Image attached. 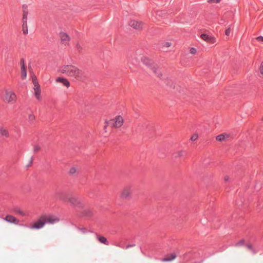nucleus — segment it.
Segmentation results:
<instances>
[{
  "label": "nucleus",
  "instance_id": "nucleus-40",
  "mask_svg": "<svg viewBox=\"0 0 263 263\" xmlns=\"http://www.w3.org/2000/svg\"><path fill=\"white\" fill-rule=\"evenodd\" d=\"M230 32H231L230 29V28H228V29H226V34L227 36H229V35H230Z\"/></svg>",
  "mask_w": 263,
  "mask_h": 263
},
{
  "label": "nucleus",
  "instance_id": "nucleus-47",
  "mask_svg": "<svg viewBox=\"0 0 263 263\" xmlns=\"http://www.w3.org/2000/svg\"><path fill=\"white\" fill-rule=\"evenodd\" d=\"M227 247H223L221 249V251H224L226 250V249L227 248Z\"/></svg>",
  "mask_w": 263,
  "mask_h": 263
},
{
  "label": "nucleus",
  "instance_id": "nucleus-32",
  "mask_svg": "<svg viewBox=\"0 0 263 263\" xmlns=\"http://www.w3.org/2000/svg\"><path fill=\"white\" fill-rule=\"evenodd\" d=\"M76 172V168L74 167H71L69 170V173L71 175L74 174Z\"/></svg>",
  "mask_w": 263,
  "mask_h": 263
},
{
  "label": "nucleus",
  "instance_id": "nucleus-41",
  "mask_svg": "<svg viewBox=\"0 0 263 263\" xmlns=\"http://www.w3.org/2000/svg\"><path fill=\"white\" fill-rule=\"evenodd\" d=\"M171 45V43L170 42H165L164 44V46L166 47H170Z\"/></svg>",
  "mask_w": 263,
  "mask_h": 263
},
{
  "label": "nucleus",
  "instance_id": "nucleus-39",
  "mask_svg": "<svg viewBox=\"0 0 263 263\" xmlns=\"http://www.w3.org/2000/svg\"><path fill=\"white\" fill-rule=\"evenodd\" d=\"M20 64H21V66H22L23 65L24 66H25V60L24 59H22L21 60V61H20Z\"/></svg>",
  "mask_w": 263,
  "mask_h": 263
},
{
  "label": "nucleus",
  "instance_id": "nucleus-13",
  "mask_svg": "<svg viewBox=\"0 0 263 263\" xmlns=\"http://www.w3.org/2000/svg\"><path fill=\"white\" fill-rule=\"evenodd\" d=\"M56 81L57 82L62 83L64 86H66L67 87H68L70 86V83L69 82V81L66 79H65L64 78L58 77Z\"/></svg>",
  "mask_w": 263,
  "mask_h": 263
},
{
  "label": "nucleus",
  "instance_id": "nucleus-14",
  "mask_svg": "<svg viewBox=\"0 0 263 263\" xmlns=\"http://www.w3.org/2000/svg\"><path fill=\"white\" fill-rule=\"evenodd\" d=\"M151 69L158 77L161 78L162 76V74L161 73V71H160V69L156 65L155 66H153Z\"/></svg>",
  "mask_w": 263,
  "mask_h": 263
},
{
  "label": "nucleus",
  "instance_id": "nucleus-1",
  "mask_svg": "<svg viewBox=\"0 0 263 263\" xmlns=\"http://www.w3.org/2000/svg\"><path fill=\"white\" fill-rule=\"evenodd\" d=\"M55 197L64 202L68 201L73 206L80 208L83 207V204L78 198L74 197H69L67 193L62 189H59L56 191Z\"/></svg>",
  "mask_w": 263,
  "mask_h": 263
},
{
  "label": "nucleus",
  "instance_id": "nucleus-16",
  "mask_svg": "<svg viewBox=\"0 0 263 263\" xmlns=\"http://www.w3.org/2000/svg\"><path fill=\"white\" fill-rule=\"evenodd\" d=\"M97 238L99 241L100 242L103 243L105 245H109V243L108 241H107V239L103 236L97 235Z\"/></svg>",
  "mask_w": 263,
  "mask_h": 263
},
{
  "label": "nucleus",
  "instance_id": "nucleus-30",
  "mask_svg": "<svg viewBox=\"0 0 263 263\" xmlns=\"http://www.w3.org/2000/svg\"><path fill=\"white\" fill-rule=\"evenodd\" d=\"M32 82L34 84V87L35 88V85H37L39 84L37 80V78L35 76H34L33 78H32Z\"/></svg>",
  "mask_w": 263,
  "mask_h": 263
},
{
  "label": "nucleus",
  "instance_id": "nucleus-18",
  "mask_svg": "<svg viewBox=\"0 0 263 263\" xmlns=\"http://www.w3.org/2000/svg\"><path fill=\"white\" fill-rule=\"evenodd\" d=\"M21 78L22 79L24 80L27 77V69L26 66H24L23 65L21 66Z\"/></svg>",
  "mask_w": 263,
  "mask_h": 263
},
{
  "label": "nucleus",
  "instance_id": "nucleus-15",
  "mask_svg": "<svg viewBox=\"0 0 263 263\" xmlns=\"http://www.w3.org/2000/svg\"><path fill=\"white\" fill-rule=\"evenodd\" d=\"M34 95L35 97L37 100H40V94H41V89H40V86L39 84H37V85H35V88H34Z\"/></svg>",
  "mask_w": 263,
  "mask_h": 263
},
{
  "label": "nucleus",
  "instance_id": "nucleus-6",
  "mask_svg": "<svg viewBox=\"0 0 263 263\" xmlns=\"http://www.w3.org/2000/svg\"><path fill=\"white\" fill-rule=\"evenodd\" d=\"M200 36L202 40L208 43H214L215 42L216 39L213 36L210 35L205 33H202L201 34Z\"/></svg>",
  "mask_w": 263,
  "mask_h": 263
},
{
  "label": "nucleus",
  "instance_id": "nucleus-11",
  "mask_svg": "<svg viewBox=\"0 0 263 263\" xmlns=\"http://www.w3.org/2000/svg\"><path fill=\"white\" fill-rule=\"evenodd\" d=\"M229 137V135L227 133L220 134L216 137V139L218 141H223Z\"/></svg>",
  "mask_w": 263,
  "mask_h": 263
},
{
  "label": "nucleus",
  "instance_id": "nucleus-26",
  "mask_svg": "<svg viewBox=\"0 0 263 263\" xmlns=\"http://www.w3.org/2000/svg\"><path fill=\"white\" fill-rule=\"evenodd\" d=\"M22 27H23V31L24 34H26L28 33L27 24L26 23V25H25V24H24V23H23Z\"/></svg>",
  "mask_w": 263,
  "mask_h": 263
},
{
  "label": "nucleus",
  "instance_id": "nucleus-9",
  "mask_svg": "<svg viewBox=\"0 0 263 263\" xmlns=\"http://www.w3.org/2000/svg\"><path fill=\"white\" fill-rule=\"evenodd\" d=\"M141 60L143 63L151 69H152L153 66H155L153 64L152 61L147 58L143 57Z\"/></svg>",
  "mask_w": 263,
  "mask_h": 263
},
{
  "label": "nucleus",
  "instance_id": "nucleus-2",
  "mask_svg": "<svg viewBox=\"0 0 263 263\" xmlns=\"http://www.w3.org/2000/svg\"><path fill=\"white\" fill-rule=\"evenodd\" d=\"M59 71L70 77H77L80 74V70L71 65H66L59 68Z\"/></svg>",
  "mask_w": 263,
  "mask_h": 263
},
{
  "label": "nucleus",
  "instance_id": "nucleus-10",
  "mask_svg": "<svg viewBox=\"0 0 263 263\" xmlns=\"http://www.w3.org/2000/svg\"><path fill=\"white\" fill-rule=\"evenodd\" d=\"M123 118L119 116L115 120L114 123H115V127H120L123 125Z\"/></svg>",
  "mask_w": 263,
  "mask_h": 263
},
{
  "label": "nucleus",
  "instance_id": "nucleus-45",
  "mask_svg": "<svg viewBox=\"0 0 263 263\" xmlns=\"http://www.w3.org/2000/svg\"><path fill=\"white\" fill-rule=\"evenodd\" d=\"M77 48L79 51H80V50L82 49L81 45L79 44L77 45Z\"/></svg>",
  "mask_w": 263,
  "mask_h": 263
},
{
  "label": "nucleus",
  "instance_id": "nucleus-5",
  "mask_svg": "<svg viewBox=\"0 0 263 263\" xmlns=\"http://www.w3.org/2000/svg\"><path fill=\"white\" fill-rule=\"evenodd\" d=\"M129 25L136 30H141L143 28V23L136 20H132L129 23Z\"/></svg>",
  "mask_w": 263,
  "mask_h": 263
},
{
  "label": "nucleus",
  "instance_id": "nucleus-3",
  "mask_svg": "<svg viewBox=\"0 0 263 263\" xmlns=\"http://www.w3.org/2000/svg\"><path fill=\"white\" fill-rule=\"evenodd\" d=\"M45 215L42 216L36 221L34 222L32 225L28 226V228L31 229L39 230L45 226L46 221L44 220Z\"/></svg>",
  "mask_w": 263,
  "mask_h": 263
},
{
  "label": "nucleus",
  "instance_id": "nucleus-20",
  "mask_svg": "<svg viewBox=\"0 0 263 263\" xmlns=\"http://www.w3.org/2000/svg\"><path fill=\"white\" fill-rule=\"evenodd\" d=\"M129 191L128 189H125L124 190L123 192L122 193L121 197L124 198H127L128 197L129 195Z\"/></svg>",
  "mask_w": 263,
  "mask_h": 263
},
{
  "label": "nucleus",
  "instance_id": "nucleus-36",
  "mask_svg": "<svg viewBox=\"0 0 263 263\" xmlns=\"http://www.w3.org/2000/svg\"><path fill=\"white\" fill-rule=\"evenodd\" d=\"M259 70H260V73L262 75H263V62H262V63L260 64V66L259 67Z\"/></svg>",
  "mask_w": 263,
  "mask_h": 263
},
{
  "label": "nucleus",
  "instance_id": "nucleus-19",
  "mask_svg": "<svg viewBox=\"0 0 263 263\" xmlns=\"http://www.w3.org/2000/svg\"><path fill=\"white\" fill-rule=\"evenodd\" d=\"M82 215L86 217H90L92 216V212L89 210H85L82 213Z\"/></svg>",
  "mask_w": 263,
  "mask_h": 263
},
{
  "label": "nucleus",
  "instance_id": "nucleus-42",
  "mask_svg": "<svg viewBox=\"0 0 263 263\" xmlns=\"http://www.w3.org/2000/svg\"><path fill=\"white\" fill-rule=\"evenodd\" d=\"M134 246H135V244L128 245L126 246V249H128L129 248H131V247H134Z\"/></svg>",
  "mask_w": 263,
  "mask_h": 263
},
{
  "label": "nucleus",
  "instance_id": "nucleus-50",
  "mask_svg": "<svg viewBox=\"0 0 263 263\" xmlns=\"http://www.w3.org/2000/svg\"><path fill=\"white\" fill-rule=\"evenodd\" d=\"M31 165H30L29 164H28L27 166H26V167L27 168H28Z\"/></svg>",
  "mask_w": 263,
  "mask_h": 263
},
{
  "label": "nucleus",
  "instance_id": "nucleus-46",
  "mask_svg": "<svg viewBox=\"0 0 263 263\" xmlns=\"http://www.w3.org/2000/svg\"><path fill=\"white\" fill-rule=\"evenodd\" d=\"M32 161H33V159H32V157H31L30 160V162H29V164L30 165H31L32 163Z\"/></svg>",
  "mask_w": 263,
  "mask_h": 263
},
{
  "label": "nucleus",
  "instance_id": "nucleus-23",
  "mask_svg": "<svg viewBox=\"0 0 263 263\" xmlns=\"http://www.w3.org/2000/svg\"><path fill=\"white\" fill-rule=\"evenodd\" d=\"M0 134L2 136H5L6 137H8L9 136L8 132L3 127L0 128Z\"/></svg>",
  "mask_w": 263,
  "mask_h": 263
},
{
  "label": "nucleus",
  "instance_id": "nucleus-38",
  "mask_svg": "<svg viewBox=\"0 0 263 263\" xmlns=\"http://www.w3.org/2000/svg\"><path fill=\"white\" fill-rule=\"evenodd\" d=\"M256 40L259 42H263V36H258L257 38H256Z\"/></svg>",
  "mask_w": 263,
  "mask_h": 263
},
{
  "label": "nucleus",
  "instance_id": "nucleus-8",
  "mask_svg": "<svg viewBox=\"0 0 263 263\" xmlns=\"http://www.w3.org/2000/svg\"><path fill=\"white\" fill-rule=\"evenodd\" d=\"M44 220L46 221V223H50V224H54L59 221V219L57 217H53L52 216H50L49 217H46L45 216V218H44Z\"/></svg>",
  "mask_w": 263,
  "mask_h": 263
},
{
  "label": "nucleus",
  "instance_id": "nucleus-33",
  "mask_svg": "<svg viewBox=\"0 0 263 263\" xmlns=\"http://www.w3.org/2000/svg\"><path fill=\"white\" fill-rule=\"evenodd\" d=\"M28 118L31 122H33L35 120V116L33 115H29Z\"/></svg>",
  "mask_w": 263,
  "mask_h": 263
},
{
  "label": "nucleus",
  "instance_id": "nucleus-7",
  "mask_svg": "<svg viewBox=\"0 0 263 263\" xmlns=\"http://www.w3.org/2000/svg\"><path fill=\"white\" fill-rule=\"evenodd\" d=\"M3 219L9 223L14 224H17L19 221L15 217L11 215H7L3 218Z\"/></svg>",
  "mask_w": 263,
  "mask_h": 263
},
{
  "label": "nucleus",
  "instance_id": "nucleus-21",
  "mask_svg": "<svg viewBox=\"0 0 263 263\" xmlns=\"http://www.w3.org/2000/svg\"><path fill=\"white\" fill-rule=\"evenodd\" d=\"M28 14V10H24V13H23V18L22 21L24 24L26 25V23H27V15Z\"/></svg>",
  "mask_w": 263,
  "mask_h": 263
},
{
  "label": "nucleus",
  "instance_id": "nucleus-24",
  "mask_svg": "<svg viewBox=\"0 0 263 263\" xmlns=\"http://www.w3.org/2000/svg\"><path fill=\"white\" fill-rule=\"evenodd\" d=\"M14 212L21 215H24V212L21 211L18 207H14L13 209Z\"/></svg>",
  "mask_w": 263,
  "mask_h": 263
},
{
  "label": "nucleus",
  "instance_id": "nucleus-28",
  "mask_svg": "<svg viewBox=\"0 0 263 263\" xmlns=\"http://www.w3.org/2000/svg\"><path fill=\"white\" fill-rule=\"evenodd\" d=\"M244 243H245L244 239H241L239 242L236 243L235 244V246H236V247L244 245Z\"/></svg>",
  "mask_w": 263,
  "mask_h": 263
},
{
  "label": "nucleus",
  "instance_id": "nucleus-43",
  "mask_svg": "<svg viewBox=\"0 0 263 263\" xmlns=\"http://www.w3.org/2000/svg\"><path fill=\"white\" fill-rule=\"evenodd\" d=\"M27 6L26 5H23V13H24V10H27Z\"/></svg>",
  "mask_w": 263,
  "mask_h": 263
},
{
  "label": "nucleus",
  "instance_id": "nucleus-37",
  "mask_svg": "<svg viewBox=\"0 0 263 263\" xmlns=\"http://www.w3.org/2000/svg\"><path fill=\"white\" fill-rule=\"evenodd\" d=\"M40 149V147L38 145H34V152H37Z\"/></svg>",
  "mask_w": 263,
  "mask_h": 263
},
{
  "label": "nucleus",
  "instance_id": "nucleus-48",
  "mask_svg": "<svg viewBox=\"0 0 263 263\" xmlns=\"http://www.w3.org/2000/svg\"><path fill=\"white\" fill-rule=\"evenodd\" d=\"M140 250H141V251L142 253L144 255H145V254L143 252V251H142V250L141 248H140Z\"/></svg>",
  "mask_w": 263,
  "mask_h": 263
},
{
  "label": "nucleus",
  "instance_id": "nucleus-25",
  "mask_svg": "<svg viewBox=\"0 0 263 263\" xmlns=\"http://www.w3.org/2000/svg\"><path fill=\"white\" fill-rule=\"evenodd\" d=\"M185 152H183L182 151H179L177 153H176L175 154H174V156L176 158L177 157H180L184 155V154H185Z\"/></svg>",
  "mask_w": 263,
  "mask_h": 263
},
{
  "label": "nucleus",
  "instance_id": "nucleus-17",
  "mask_svg": "<svg viewBox=\"0 0 263 263\" xmlns=\"http://www.w3.org/2000/svg\"><path fill=\"white\" fill-rule=\"evenodd\" d=\"M60 35L61 39L62 41H63V42L69 41L70 39L69 36L66 33L61 32H60Z\"/></svg>",
  "mask_w": 263,
  "mask_h": 263
},
{
  "label": "nucleus",
  "instance_id": "nucleus-49",
  "mask_svg": "<svg viewBox=\"0 0 263 263\" xmlns=\"http://www.w3.org/2000/svg\"><path fill=\"white\" fill-rule=\"evenodd\" d=\"M203 262V260L200 261L195 262V263H202Z\"/></svg>",
  "mask_w": 263,
  "mask_h": 263
},
{
  "label": "nucleus",
  "instance_id": "nucleus-4",
  "mask_svg": "<svg viewBox=\"0 0 263 263\" xmlns=\"http://www.w3.org/2000/svg\"><path fill=\"white\" fill-rule=\"evenodd\" d=\"M16 99L15 94L12 91L6 92L5 100L8 103H13L15 102Z\"/></svg>",
  "mask_w": 263,
  "mask_h": 263
},
{
  "label": "nucleus",
  "instance_id": "nucleus-35",
  "mask_svg": "<svg viewBox=\"0 0 263 263\" xmlns=\"http://www.w3.org/2000/svg\"><path fill=\"white\" fill-rule=\"evenodd\" d=\"M221 0H208L209 3H218Z\"/></svg>",
  "mask_w": 263,
  "mask_h": 263
},
{
  "label": "nucleus",
  "instance_id": "nucleus-27",
  "mask_svg": "<svg viewBox=\"0 0 263 263\" xmlns=\"http://www.w3.org/2000/svg\"><path fill=\"white\" fill-rule=\"evenodd\" d=\"M78 230L79 231H80L81 232H82L83 234H85L86 233H87L88 232H90V233H92V231H87L85 228H78Z\"/></svg>",
  "mask_w": 263,
  "mask_h": 263
},
{
  "label": "nucleus",
  "instance_id": "nucleus-29",
  "mask_svg": "<svg viewBox=\"0 0 263 263\" xmlns=\"http://www.w3.org/2000/svg\"><path fill=\"white\" fill-rule=\"evenodd\" d=\"M246 247H247V248L248 249H249V250H250L252 251V252H253V254H255V253H256V252H255V250H254L253 249V247H252V245H251V244H248V245H246Z\"/></svg>",
  "mask_w": 263,
  "mask_h": 263
},
{
  "label": "nucleus",
  "instance_id": "nucleus-31",
  "mask_svg": "<svg viewBox=\"0 0 263 263\" xmlns=\"http://www.w3.org/2000/svg\"><path fill=\"white\" fill-rule=\"evenodd\" d=\"M198 137V134H194L191 138V140L192 141H194L195 140H196L197 139Z\"/></svg>",
  "mask_w": 263,
  "mask_h": 263
},
{
  "label": "nucleus",
  "instance_id": "nucleus-44",
  "mask_svg": "<svg viewBox=\"0 0 263 263\" xmlns=\"http://www.w3.org/2000/svg\"><path fill=\"white\" fill-rule=\"evenodd\" d=\"M224 179L225 182H228L229 180V176H225Z\"/></svg>",
  "mask_w": 263,
  "mask_h": 263
},
{
  "label": "nucleus",
  "instance_id": "nucleus-12",
  "mask_svg": "<svg viewBox=\"0 0 263 263\" xmlns=\"http://www.w3.org/2000/svg\"><path fill=\"white\" fill-rule=\"evenodd\" d=\"M176 257L175 253H172L167 255L165 257L162 258V260L164 262H169L174 260Z\"/></svg>",
  "mask_w": 263,
  "mask_h": 263
},
{
  "label": "nucleus",
  "instance_id": "nucleus-22",
  "mask_svg": "<svg viewBox=\"0 0 263 263\" xmlns=\"http://www.w3.org/2000/svg\"><path fill=\"white\" fill-rule=\"evenodd\" d=\"M115 120L114 119H111L109 121H106V123L107 124V125L104 126V128L105 129L107 127V126H110L114 127L115 126V123H114Z\"/></svg>",
  "mask_w": 263,
  "mask_h": 263
},
{
  "label": "nucleus",
  "instance_id": "nucleus-34",
  "mask_svg": "<svg viewBox=\"0 0 263 263\" xmlns=\"http://www.w3.org/2000/svg\"><path fill=\"white\" fill-rule=\"evenodd\" d=\"M197 52V50L195 48L192 47L190 49V53L192 54H195Z\"/></svg>",
  "mask_w": 263,
  "mask_h": 263
}]
</instances>
